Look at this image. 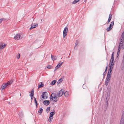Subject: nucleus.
Wrapping results in <instances>:
<instances>
[{
  "label": "nucleus",
  "mask_w": 124,
  "mask_h": 124,
  "mask_svg": "<svg viewBox=\"0 0 124 124\" xmlns=\"http://www.w3.org/2000/svg\"><path fill=\"white\" fill-rule=\"evenodd\" d=\"M50 100L53 101H54L55 102H56L57 101V98L56 97V94L54 93H52L51 95V96L50 97Z\"/></svg>",
  "instance_id": "obj_1"
},
{
  "label": "nucleus",
  "mask_w": 124,
  "mask_h": 124,
  "mask_svg": "<svg viewBox=\"0 0 124 124\" xmlns=\"http://www.w3.org/2000/svg\"><path fill=\"white\" fill-rule=\"evenodd\" d=\"M113 66L110 65L109 66V68L108 70V74L107 76L108 77H110L111 75V72L112 71Z\"/></svg>",
  "instance_id": "obj_2"
},
{
  "label": "nucleus",
  "mask_w": 124,
  "mask_h": 124,
  "mask_svg": "<svg viewBox=\"0 0 124 124\" xmlns=\"http://www.w3.org/2000/svg\"><path fill=\"white\" fill-rule=\"evenodd\" d=\"M68 31V28L67 27H66L64 29L63 32V38H64L65 36L67 35V33Z\"/></svg>",
  "instance_id": "obj_3"
},
{
  "label": "nucleus",
  "mask_w": 124,
  "mask_h": 124,
  "mask_svg": "<svg viewBox=\"0 0 124 124\" xmlns=\"http://www.w3.org/2000/svg\"><path fill=\"white\" fill-rule=\"evenodd\" d=\"M124 122V111L122 113L120 124H123Z\"/></svg>",
  "instance_id": "obj_4"
},
{
  "label": "nucleus",
  "mask_w": 124,
  "mask_h": 124,
  "mask_svg": "<svg viewBox=\"0 0 124 124\" xmlns=\"http://www.w3.org/2000/svg\"><path fill=\"white\" fill-rule=\"evenodd\" d=\"M21 36L20 33L17 34L14 36V39L16 40H19L20 39Z\"/></svg>",
  "instance_id": "obj_5"
},
{
  "label": "nucleus",
  "mask_w": 124,
  "mask_h": 124,
  "mask_svg": "<svg viewBox=\"0 0 124 124\" xmlns=\"http://www.w3.org/2000/svg\"><path fill=\"white\" fill-rule=\"evenodd\" d=\"M63 91V90H61L57 93V95L58 97H60L64 93V92Z\"/></svg>",
  "instance_id": "obj_6"
},
{
  "label": "nucleus",
  "mask_w": 124,
  "mask_h": 124,
  "mask_svg": "<svg viewBox=\"0 0 124 124\" xmlns=\"http://www.w3.org/2000/svg\"><path fill=\"white\" fill-rule=\"evenodd\" d=\"M63 62H61V63H60L58 64L55 67V69L54 70V71L55 72V71L57 69H58L61 66V65L62 64Z\"/></svg>",
  "instance_id": "obj_7"
},
{
  "label": "nucleus",
  "mask_w": 124,
  "mask_h": 124,
  "mask_svg": "<svg viewBox=\"0 0 124 124\" xmlns=\"http://www.w3.org/2000/svg\"><path fill=\"white\" fill-rule=\"evenodd\" d=\"M110 77H107L105 81V85L106 86H107L108 84V83L110 79Z\"/></svg>",
  "instance_id": "obj_8"
},
{
  "label": "nucleus",
  "mask_w": 124,
  "mask_h": 124,
  "mask_svg": "<svg viewBox=\"0 0 124 124\" xmlns=\"http://www.w3.org/2000/svg\"><path fill=\"white\" fill-rule=\"evenodd\" d=\"M123 41H122V40H120L119 43V45H120V47H122L123 49L124 48V43H123Z\"/></svg>",
  "instance_id": "obj_9"
},
{
  "label": "nucleus",
  "mask_w": 124,
  "mask_h": 124,
  "mask_svg": "<svg viewBox=\"0 0 124 124\" xmlns=\"http://www.w3.org/2000/svg\"><path fill=\"white\" fill-rule=\"evenodd\" d=\"M46 93V92H43L42 93V94L41 95V96L42 98H43L44 99H46L47 98V96H46V95L45 94Z\"/></svg>",
  "instance_id": "obj_10"
},
{
  "label": "nucleus",
  "mask_w": 124,
  "mask_h": 124,
  "mask_svg": "<svg viewBox=\"0 0 124 124\" xmlns=\"http://www.w3.org/2000/svg\"><path fill=\"white\" fill-rule=\"evenodd\" d=\"M7 86V85H6V83L3 84L2 85L0 88V89L1 91L3 90Z\"/></svg>",
  "instance_id": "obj_11"
},
{
  "label": "nucleus",
  "mask_w": 124,
  "mask_h": 124,
  "mask_svg": "<svg viewBox=\"0 0 124 124\" xmlns=\"http://www.w3.org/2000/svg\"><path fill=\"white\" fill-rule=\"evenodd\" d=\"M112 14H110L109 15L108 20L106 23L107 24H108L110 22V20L112 18Z\"/></svg>",
  "instance_id": "obj_12"
},
{
  "label": "nucleus",
  "mask_w": 124,
  "mask_h": 124,
  "mask_svg": "<svg viewBox=\"0 0 124 124\" xmlns=\"http://www.w3.org/2000/svg\"><path fill=\"white\" fill-rule=\"evenodd\" d=\"M6 46V45L5 44H0V50L1 49L4 48Z\"/></svg>",
  "instance_id": "obj_13"
},
{
  "label": "nucleus",
  "mask_w": 124,
  "mask_h": 124,
  "mask_svg": "<svg viewBox=\"0 0 124 124\" xmlns=\"http://www.w3.org/2000/svg\"><path fill=\"white\" fill-rule=\"evenodd\" d=\"M43 103L44 104L46 105H48L49 104L50 102L49 101L46 100L44 101Z\"/></svg>",
  "instance_id": "obj_14"
},
{
  "label": "nucleus",
  "mask_w": 124,
  "mask_h": 124,
  "mask_svg": "<svg viewBox=\"0 0 124 124\" xmlns=\"http://www.w3.org/2000/svg\"><path fill=\"white\" fill-rule=\"evenodd\" d=\"M110 98V97L109 96H108V95H107V96L106 99V105H107V106H108V101L109 100Z\"/></svg>",
  "instance_id": "obj_15"
},
{
  "label": "nucleus",
  "mask_w": 124,
  "mask_h": 124,
  "mask_svg": "<svg viewBox=\"0 0 124 124\" xmlns=\"http://www.w3.org/2000/svg\"><path fill=\"white\" fill-rule=\"evenodd\" d=\"M114 60H110V62L109 64V66H110V65L112 66H113V65L114 64Z\"/></svg>",
  "instance_id": "obj_16"
},
{
  "label": "nucleus",
  "mask_w": 124,
  "mask_h": 124,
  "mask_svg": "<svg viewBox=\"0 0 124 124\" xmlns=\"http://www.w3.org/2000/svg\"><path fill=\"white\" fill-rule=\"evenodd\" d=\"M12 82V80H10L7 83H5L6 85H7V86L10 85Z\"/></svg>",
  "instance_id": "obj_17"
},
{
  "label": "nucleus",
  "mask_w": 124,
  "mask_h": 124,
  "mask_svg": "<svg viewBox=\"0 0 124 124\" xmlns=\"http://www.w3.org/2000/svg\"><path fill=\"white\" fill-rule=\"evenodd\" d=\"M79 43V42L78 40H76V41L74 48L75 49L76 47L78 45Z\"/></svg>",
  "instance_id": "obj_18"
},
{
  "label": "nucleus",
  "mask_w": 124,
  "mask_h": 124,
  "mask_svg": "<svg viewBox=\"0 0 124 124\" xmlns=\"http://www.w3.org/2000/svg\"><path fill=\"white\" fill-rule=\"evenodd\" d=\"M43 111V109L42 108H39V110L38 111V113H39V114L40 115L41 114Z\"/></svg>",
  "instance_id": "obj_19"
},
{
  "label": "nucleus",
  "mask_w": 124,
  "mask_h": 124,
  "mask_svg": "<svg viewBox=\"0 0 124 124\" xmlns=\"http://www.w3.org/2000/svg\"><path fill=\"white\" fill-rule=\"evenodd\" d=\"M114 22L113 21L111 23L109 26L110 27H112V28L114 25Z\"/></svg>",
  "instance_id": "obj_20"
},
{
  "label": "nucleus",
  "mask_w": 124,
  "mask_h": 124,
  "mask_svg": "<svg viewBox=\"0 0 124 124\" xmlns=\"http://www.w3.org/2000/svg\"><path fill=\"white\" fill-rule=\"evenodd\" d=\"M62 81V78H61L57 82V84H59L61 83Z\"/></svg>",
  "instance_id": "obj_21"
},
{
  "label": "nucleus",
  "mask_w": 124,
  "mask_h": 124,
  "mask_svg": "<svg viewBox=\"0 0 124 124\" xmlns=\"http://www.w3.org/2000/svg\"><path fill=\"white\" fill-rule=\"evenodd\" d=\"M51 58L52 59L53 61H54L56 59V56L54 57L51 55Z\"/></svg>",
  "instance_id": "obj_22"
},
{
  "label": "nucleus",
  "mask_w": 124,
  "mask_h": 124,
  "mask_svg": "<svg viewBox=\"0 0 124 124\" xmlns=\"http://www.w3.org/2000/svg\"><path fill=\"white\" fill-rule=\"evenodd\" d=\"M120 45H119L118 47V51H117V54H119V53L120 52V50L121 49V48L120 47Z\"/></svg>",
  "instance_id": "obj_23"
},
{
  "label": "nucleus",
  "mask_w": 124,
  "mask_h": 124,
  "mask_svg": "<svg viewBox=\"0 0 124 124\" xmlns=\"http://www.w3.org/2000/svg\"><path fill=\"white\" fill-rule=\"evenodd\" d=\"M56 82V81L55 80H54L51 83V85H53L55 84Z\"/></svg>",
  "instance_id": "obj_24"
},
{
  "label": "nucleus",
  "mask_w": 124,
  "mask_h": 124,
  "mask_svg": "<svg viewBox=\"0 0 124 124\" xmlns=\"http://www.w3.org/2000/svg\"><path fill=\"white\" fill-rule=\"evenodd\" d=\"M112 29V27H111L109 26L107 28L106 30L108 32L111 30Z\"/></svg>",
  "instance_id": "obj_25"
},
{
  "label": "nucleus",
  "mask_w": 124,
  "mask_h": 124,
  "mask_svg": "<svg viewBox=\"0 0 124 124\" xmlns=\"http://www.w3.org/2000/svg\"><path fill=\"white\" fill-rule=\"evenodd\" d=\"M64 95H65V96L66 97H67L69 95L68 93L67 92H65L64 93Z\"/></svg>",
  "instance_id": "obj_26"
},
{
  "label": "nucleus",
  "mask_w": 124,
  "mask_h": 124,
  "mask_svg": "<svg viewBox=\"0 0 124 124\" xmlns=\"http://www.w3.org/2000/svg\"><path fill=\"white\" fill-rule=\"evenodd\" d=\"M34 102L35 103L36 105V107H37V106L38 104L37 103V101L36 100V99L35 97H34Z\"/></svg>",
  "instance_id": "obj_27"
},
{
  "label": "nucleus",
  "mask_w": 124,
  "mask_h": 124,
  "mask_svg": "<svg viewBox=\"0 0 124 124\" xmlns=\"http://www.w3.org/2000/svg\"><path fill=\"white\" fill-rule=\"evenodd\" d=\"M30 96H33L34 95V91L33 90H32L31 91V94Z\"/></svg>",
  "instance_id": "obj_28"
},
{
  "label": "nucleus",
  "mask_w": 124,
  "mask_h": 124,
  "mask_svg": "<svg viewBox=\"0 0 124 124\" xmlns=\"http://www.w3.org/2000/svg\"><path fill=\"white\" fill-rule=\"evenodd\" d=\"M54 114V113L53 112L50 113V117H53V116Z\"/></svg>",
  "instance_id": "obj_29"
},
{
  "label": "nucleus",
  "mask_w": 124,
  "mask_h": 124,
  "mask_svg": "<svg viewBox=\"0 0 124 124\" xmlns=\"http://www.w3.org/2000/svg\"><path fill=\"white\" fill-rule=\"evenodd\" d=\"M40 83H41L40 85H39L38 87V89L40 88V87H41L43 86L44 85L42 84V83L41 82Z\"/></svg>",
  "instance_id": "obj_30"
},
{
  "label": "nucleus",
  "mask_w": 124,
  "mask_h": 124,
  "mask_svg": "<svg viewBox=\"0 0 124 124\" xmlns=\"http://www.w3.org/2000/svg\"><path fill=\"white\" fill-rule=\"evenodd\" d=\"M19 117L20 118H22L23 117V114L22 113H21V114H20L19 115Z\"/></svg>",
  "instance_id": "obj_31"
},
{
  "label": "nucleus",
  "mask_w": 124,
  "mask_h": 124,
  "mask_svg": "<svg viewBox=\"0 0 124 124\" xmlns=\"http://www.w3.org/2000/svg\"><path fill=\"white\" fill-rule=\"evenodd\" d=\"M50 107H48L46 109V111L47 113L50 110Z\"/></svg>",
  "instance_id": "obj_32"
},
{
  "label": "nucleus",
  "mask_w": 124,
  "mask_h": 124,
  "mask_svg": "<svg viewBox=\"0 0 124 124\" xmlns=\"http://www.w3.org/2000/svg\"><path fill=\"white\" fill-rule=\"evenodd\" d=\"M53 118V117H49L48 119L49 121H50L51 122L52 121V119Z\"/></svg>",
  "instance_id": "obj_33"
},
{
  "label": "nucleus",
  "mask_w": 124,
  "mask_h": 124,
  "mask_svg": "<svg viewBox=\"0 0 124 124\" xmlns=\"http://www.w3.org/2000/svg\"><path fill=\"white\" fill-rule=\"evenodd\" d=\"M79 0H75L73 2V3L75 4L77 2H78Z\"/></svg>",
  "instance_id": "obj_34"
},
{
  "label": "nucleus",
  "mask_w": 124,
  "mask_h": 124,
  "mask_svg": "<svg viewBox=\"0 0 124 124\" xmlns=\"http://www.w3.org/2000/svg\"><path fill=\"white\" fill-rule=\"evenodd\" d=\"M120 39L121 40H123V39H124V36L121 35V37L120 38Z\"/></svg>",
  "instance_id": "obj_35"
},
{
  "label": "nucleus",
  "mask_w": 124,
  "mask_h": 124,
  "mask_svg": "<svg viewBox=\"0 0 124 124\" xmlns=\"http://www.w3.org/2000/svg\"><path fill=\"white\" fill-rule=\"evenodd\" d=\"M47 68L49 69H51L52 68V67L51 65H48L47 66Z\"/></svg>",
  "instance_id": "obj_36"
},
{
  "label": "nucleus",
  "mask_w": 124,
  "mask_h": 124,
  "mask_svg": "<svg viewBox=\"0 0 124 124\" xmlns=\"http://www.w3.org/2000/svg\"><path fill=\"white\" fill-rule=\"evenodd\" d=\"M5 20V19L4 18L0 19V24L1 23L2 21L3 20Z\"/></svg>",
  "instance_id": "obj_37"
},
{
  "label": "nucleus",
  "mask_w": 124,
  "mask_h": 124,
  "mask_svg": "<svg viewBox=\"0 0 124 124\" xmlns=\"http://www.w3.org/2000/svg\"><path fill=\"white\" fill-rule=\"evenodd\" d=\"M32 24H32L31 26L30 29H31L33 28H35V27H34V26H32Z\"/></svg>",
  "instance_id": "obj_38"
},
{
  "label": "nucleus",
  "mask_w": 124,
  "mask_h": 124,
  "mask_svg": "<svg viewBox=\"0 0 124 124\" xmlns=\"http://www.w3.org/2000/svg\"><path fill=\"white\" fill-rule=\"evenodd\" d=\"M18 55H17V59H19V58L20 56V54H18Z\"/></svg>",
  "instance_id": "obj_39"
},
{
  "label": "nucleus",
  "mask_w": 124,
  "mask_h": 124,
  "mask_svg": "<svg viewBox=\"0 0 124 124\" xmlns=\"http://www.w3.org/2000/svg\"><path fill=\"white\" fill-rule=\"evenodd\" d=\"M106 72H105V71L103 73V78H104V77H105V74H106Z\"/></svg>",
  "instance_id": "obj_40"
},
{
  "label": "nucleus",
  "mask_w": 124,
  "mask_h": 124,
  "mask_svg": "<svg viewBox=\"0 0 124 124\" xmlns=\"http://www.w3.org/2000/svg\"><path fill=\"white\" fill-rule=\"evenodd\" d=\"M32 26H34V27H35V28L37 27L38 26V24H36L34 25H33V24L32 25Z\"/></svg>",
  "instance_id": "obj_41"
},
{
  "label": "nucleus",
  "mask_w": 124,
  "mask_h": 124,
  "mask_svg": "<svg viewBox=\"0 0 124 124\" xmlns=\"http://www.w3.org/2000/svg\"><path fill=\"white\" fill-rule=\"evenodd\" d=\"M122 67L123 68H124V61H122Z\"/></svg>",
  "instance_id": "obj_42"
},
{
  "label": "nucleus",
  "mask_w": 124,
  "mask_h": 124,
  "mask_svg": "<svg viewBox=\"0 0 124 124\" xmlns=\"http://www.w3.org/2000/svg\"><path fill=\"white\" fill-rule=\"evenodd\" d=\"M110 60H114V56H111V58Z\"/></svg>",
  "instance_id": "obj_43"
},
{
  "label": "nucleus",
  "mask_w": 124,
  "mask_h": 124,
  "mask_svg": "<svg viewBox=\"0 0 124 124\" xmlns=\"http://www.w3.org/2000/svg\"><path fill=\"white\" fill-rule=\"evenodd\" d=\"M31 96V100H32L33 99V96Z\"/></svg>",
  "instance_id": "obj_44"
},
{
  "label": "nucleus",
  "mask_w": 124,
  "mask_h": 124,
  "mask_svg": "<svg viewBox=\"0 0 124 124\" xmlns=\"http://www.w3.org/2000/svg\"><path fill=\"white\" fill-rule=\"evenodd\" d=\"M107 68H108V67L107 66H106V69L105 70V72H106V71H107Z\"/></svg>",
  "instance_id": "obj_45"
},
{
  "label": "nucleus",
  "mask_w": 124,
  "mask_h": 124,
  "mask_svg": "<svg viewBox=\"0 0 124 124\" xmlns=\"http://www.w3.org/2000/svg\"><path fill=\"white\" fill-rule=\"evenodd\" d=\"M114 52H113L111 56H114Z\"/></svg>",
  "instance_id": "obj_46"
},
{
  "label": "nucleus",
  "mask_w": 124,
  "mask_h": 124,
  "mask_svg": "<svg viewBox=\"0 0 124 124\" xmlns=\"http://www.w3.org/2000/svg\"><path fill=\"white\" fill-rule=\"evenodd\" d=\"M85 85L84 84H83V88L84 89H85Z\"/></svg>",
  "instance_id": "obj_47"
},
{
  "label": "nucleus",
  "mask_w": 124,
  "mask_h": 124,
  "mask_svg": "<svg viewBox=\"0 0 124 124\" xmlns=\"http://www.w3.org/2000/svg\"><path fill=\"white\" fill-rule=\"evenodd\" d=\"M122 35H123V36H124V31H123V33H122Z\"/></svg>",
  "instance_id": "obj_48"
},
{
  "label": "nucleus",
  "mask_w": 124,
  "mask_h": 124,
  "mask_svg": "<svg viewBox=\"0 0 124 124\" xmlns=\"http://www.w3.org/2000/svg\"><path fill=\"white\" fill-rule=\"evenodd\" d=\"M119 54H117V56H118V55H119Z\"/></svg>",
  "instance_id": "obj_49"
},
{
  "label": "nucleus",
  "mask_w": 124,
  "mask_h": 124,
  "mask_svg": "<svg viewBox=\"0 0 124 124\" xmlns=\"http://www.w3.org/2000/svg\"><path fill=\"white\" fill-rule=\"evenodd\" d=\"M118 0H115V1H117Z\"/></svg>",
  "instance_id": "obj_50"
},
{
  "label": "nucleus",
  "mask_w": 124,
  "mask_h": 124,
  "mask_svg": "<svg viewBox=\"0 0 124 124\" xmlns=\"http://www.w3.org/2000/svg\"><path fill=\"white\" fill-rule=\"evenodd\" d=\"M42 21V19L41 20V21Z\"/></svg>",
  "instance_id": "obj_51"
}]
</instances>
